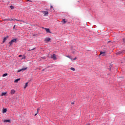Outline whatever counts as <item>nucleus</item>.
I'll use <instances>...</instances> for the list:
<instances>
[{"instance_id": "28", "label": "nucleus", "mask_w": 125, "mask_h": 125, "mask_svg": "<svg viewBox=\"0 0 125 125\" xmlns=\"http://www.w3.org/2000/svg\"><path fill=\"white\" fill-rule=\"evenodd\" d=\"M53 8V7L52 6H51V9H52Z\"/></svg>"}, {"instance_id": "26", "label": "nucleus", "mask_w": 125, "mask_h": 125, "mask_svg": "<svg viewBox=\"0 0 125 125\" xmlns=\"http://www.w3.org/2000/svg\"><path fill=\"white\" fill-rule=\"evenodd\" d=\"M70 59L71 60V61H73V58H70Z\"/></svg>"}, {"instance_id": "32", "label": "nucleus", "mask_w": 125, "mask_h": 125, "mask_svg": "<svg viewBox=\"0 0 125 125\" xmlns=\"http://www.w3.org/2000/svg\"><path fill=\"white\" fill-rule=\"evenodd\" d=\"M30 1V0H28V1Z\"/></svg>"}, {"instance_id": "27", "label": "nucleus", "mask_w": 125, "mask_h": 125, "mask_svg": "<svg viewBox=\"0 0 125 125\" xmlns=\"http://www.w3.org/2000/svg\"><path fill=\"white\" fill-rule=\"evenodd\" d=\"M15 26H16V25H15L14 26V27H13V29H15Z\"/></svg>"}, {"instance_id": "7", "label": "nucleus", "mask_w": 125, "mask_h": 125, "mask_svg": "<svg viewBox=\"0 0 125 125\" xmlns=\"http://www.w3.org/2000/svg\"><path fill=\"white\" fill-rule=\"evenodd\" d=\"M15 92H16L15 90H14V89L11 90V94H12V95L14 94V93H15Z\"/></svg>"}, {"instance_id": "10", "label": "nucleus", "mask_w": 125, "mask_h": 125, "mask_svg": "<svg viewBox=\"0 0 125 125\" xmlns=\"http://www.w3.org/2000/svg\"><path fill=\"white\" fill-rule=\"evenodd\" d=\"M27 69V68H22L20 70H19L18 71V72L19 73V72H21V71H25V70H26Z\"/></svg>"}, {"instance_id": "25", "label": "nucleus", "mask_w": 125, "mask_h": 125, "mask_svg": "<svg viewBox=\"0 0 125 125\" xmlns=\"http://www.w3.org/2000/svg\"><path fill=\"white\" fill-rule=\"evenodd\" d=\"M19 57H22V55H19Z\"/></svg>"}, {"instance_id": "16", "label": "nucleus", "mask_w": 125, "mask_h": 125, "mask_svg": "<svg viewBox=\"0 0 125 125\" xmlns=\"http://www.w3.org/2000/svg\"><path fill=\"white\" fill-rule=\"evenodd\" d=\"M27 86H28V83H26L25 84V86L24 87V88H26V87H27Z\"/></svg>"}, {"instance_id": "4", "label": "nucleus", "mask_w": 125, "mask_h": 125, "mask_svg": "<svg viewBox=\"0 0 125 125\" xmlns=\"http://www.w3.org/2000/svg\"><path fill=\"white\" fill-rule=\"evenodd\" d=\"M50 40H51V39L50 38L47 37V38H45L44 42H50Z\"/></svg>"}, {"instance_id": "19", "label": "nucleus", "mask_w": 125, "mask_h": 125, "mask_svg": "<svg viewBox=\"0 0 125 125\" xmlns=\"http://www.w3.org/2000/svg\"><path fill=\"white\" fill-rule=\"evenodd\" d=\"M9 44H10V45H11L13 44V42H12V41H11V42H9Z\"/></svg>"}, {"instance_id": "23", "label": "nucleus", "mask_w": 125, "mask_h": 125, "mask_svg": "<svg viewBox=\"0 0 125 125\" xmlns=\"http://www.w3.org/2000/svg\"><path fill=\"white\" fill-rule=\"evenodd\" d=\"M76 59H77V58L75 57V58H74V59H73V60H76Z\"/></svg>"}, {"instance_id": "9", "label": "nucleus", "mask_w": 125, "mask_h": 125, "mask_svg": "<svg viewBox=\"0 0 125 125\" xmlns=\"http://www.w3.org/2000/svg\"><path fill=\"white\" fill-rule=\"evenodd\" d=\"M3 123H10V120H4Z\"/></svg>"}, {"instance_id": "20", "label": "nucleus", "mask_w": 125, "mask_h": 125, "mask_svg": "<svg viewBox=\"0 0 125 125\" xmlns=\"http://www.w3.org/2000/svg\"><path fill=\"white\" fill-rule=\"evenodd\" d=\"M35 49H36V48H33V49H29V50H29V51H32V50H35Z\"/></svg>"}, {"instance_id": "24", "label": "nucleus", "mask_w": 125, "mask_h": 125, "mask_svg": "<svg viewBox=\"0 0 125 125\" xmlns=\"http://www.w3.org/2000/svg\"><path fill=\"white\" fill-rule=\"evenodd\" d=\"M71 104H72V105H74V104H75V102H72V103H71Z\"/></svg>"}, {"instance_id": "22", "label": "nucleus", "mask_w": 125, "mask_h": 125, "mask_svg": "<svg viewBox=\"0 0 125 125\" xmlns=\"http://www.w3.org/2000/svg\"><path fill=\"white\" fill-rule=\"evenodd\" d=\"M66 57H67V58H69V59L71 58V57L70 56H65Z\"/></svg>"}, {"instance_id": "2", "label": "nucleus", "mask_w": 125, "mask_h": 125, "mask_svg": "<svg viewBox=\"0 0 125 125\" xmlns=\"http://www.w3.org/2000/svg\"><path fill=\"white\" fill-rule=\"evenodd\" d=\"M15 19H4V21H15Z\"/></svg>"}, {"instance_id": "14", "label": "nucleus", "mask_w": 125, "mask_h": 125, "mask_svg": "<svg viewBox=\"0 0 125 125\" xmlns=\"http://www.w3.org/2000/svg\"><path fill=\"white\" fill-rule=\"evenodd\" d=\"M19 81H20V79H16V80L14 81V83H18V82H19Z\"/></svg>"}, {"instance_id": "15", "label": "nucleus", "mask_w": 125, "mask_h": 125, "mask_svg": "<svg viewBox=\"0 0 125 125\" xmlns=\"http://www.w3.org/2000/svg\"><path fill=\"white\" fill-rule=\"evenodd\" d=\"M11 41H12V42H16L17 40L15 39L12 40Z\"/></svg>"}, {"instance_id": "5", "label": "nucleus", "mask_w": 125, "mask_h": 125, "mask_svg": "<svg viewBox=\"0 0 125 125\" xmlns=\"http://www.w3.org/2000/svg\"><path fill=\"white\" fill-rule=\"evenodd\" d=\"M105 53V52L101 51V52H100V55H102V56H105V55H106V54Z\"/></svg>"}, {"instance_id": "6", "label": "nucleus", "mask_w": 125, "mask_h": 125, "mask_svg": "<svg viewBox=\"0 0 125 125\" xmlns=\"http://www.w3.org/2000/svg\"><path fill=\"white\" fill-rule=\"evenodd\" d=\"M7 93V92H2L0 96H5V95Z\"/></svg>"}, {"instance_id": "12", "label": "nucleus", "mask_w": 125, "mask_h": 125, "mask_svg": "<svg viewBox=\"0 0 125 125\" xmlns=\"http://www.w3.org/2000/svg\"><path fill=\"white\" fill-rule=\"evenodd\" d=\"M45 29L47 33H50V30H49V28H45Z\"/></svg>"}, {"instance_id": "17", "label": "nucleus", "mask_w": 125, "mask_h": 125, "mask_svg": "<svg viewBox=\"0 0 125 125\" xmlns=\"http://www.w3.org/2000/svg\"><path fill=\"white\" fill-rule=\"evenodd\" d=\"M6 76H7V73H5L2 75V77H6Z\"/></svg>"}, {"instance_id": "31", "label": "nucleus", "mask_w": 125, "mask_h": 125, "mask_svg": "<svg viewBox=\"0 0 125 125\" xmlns=\"http://www.w3.org/2000/svg\"><path fill=\"white\" fill-rule=\"evenodd\" d=\"M37 114H38V113L35 114V116H37Z\"/></svg>"}, {"instance_id": "11", "label": "nucleus", "mask_w": 125, "mask_h": 125, "mask_svg": "<svg viewBox=\"0 0 125 125\" xmlns=\"http://www.w3.org/2000/svg\"><path fill=\"white\" fill-rule=\"evenodd\" d=\"M62 22V24H66L67 23V21H65V19H63Z\"/></svg>"}, {"instance_id": "13", "label": "nucleus", "mask_w": 125, "mask_h": 125, "mask_svg": "<svg viewBox=\"0 0 125 125\" xmlns=\"http://www.w3.org/2000/svg\"><path fill=\"white\" fill-rule=\"evenodd\" d=\"M6 111H7V109L6 108H5L3 110L2 113L4 114V113H6Z\"/></svg>"}, {"instance_id": "29", "label": "nucleus", "mask_w": 125, "mask_h": 125, "mask_svg": "<svg viewBox=\"0 0 125 125\" xmlns=\"http://www.w3.org/2000/svg\"><path fill=\"white\" fill-rule=\"evenodd\" d=\"M40 110V108L37 109V112H39V110Z\"/></svg>"}, {"instance_id": "21", "label": "nucleus", "mask_w": 125, "mask_h": 125, "mask_svg": "<svg viewBox=\"0 0 125 125\" xmlns=\"http://www.w3.org/2000/svg\"><path fill=\"white\" fill-rule=\"evenodd\" d=\"M10 8H11V9H14V7H13V6L11 5V6H10Z\"/></svg>"}, {"instance_id": "18", "label": "nucleus", "mask_w": 125, "mask_h": 125, "mask_svg": "<svg viewBox=\"0 0 125 125\" xmlns=\"http://www.w3.org/2000/svg\"><path fill=\"white\" fill-rule=\"evenodd\" d=\"M70 70H71L72 71H75V68H74V67H71V68H70Z\"/></svg>"}, {"instance_id": "1", "label": "nucleus", "mask_w": 125, "mask_h": 125, "mask_svg": "<svg viewBox=\"0 0 125 125\" xmlns=\"http://www.w3.org/2000/svg\"><path fill=\"white\" fill-rule=\"evenodd\" d=\"M42 13L44 14V16H47L48 15V12L47 11H42Z\"/></svg>"}, {"instance_id": "8", "label": "nucleus", "mask_w": 125, "mask_h": 125, "mask_svg": "<svg viewBox=\"0 0 125 125\" xmlns=\"http://www.w3.org/2000/svg\"><path fill=\"white\" fill-rule=\"evenodd\" d=\"M8 38V36L4 37L3 39V42H5V41H6V40H7Z\"/></svg>"}, {"instance_id": "3", "label": "nucleus", "mask_w": 125, "mask_h": 125, "mask_svg": "<svg viewBox=\"0 0 125 125\" xmlns=\"http://www.w3.org/2000/svg\"><path fill=\"white\" fill-rule=\"evenodd\" d=\"M51 58L53 59V60H56V55L55 54H53L51 56Z\"/></svg>"}, {"instance_id": "30", "label": "nucleus", "mask_w": 125, "mask_h": 125, "mask_svg": "<svg viewBox=\"0 0 125 125\" xmlns=\"http://www.w3.org/2000/svg\"><path fill=\"white\" fill-rule=\"evenodd\" d=\"M72 53H73V54H75V52H74V51H73V52H72Z\"/></svg>"}, {"instance_id": "33", "label": "nucleus", "mask_w": 125, "mask_h": 125, "mask_svg": "<svg viewBox=\"0 0 125 125\" xmlns=\"http://www.w3.org/2000/svg\"><path fill=\"white\" fill-rule=\"evenodd\" d=\"M23 58H24V59H25V57H23Z\"/></svg>"}]
</instances>
